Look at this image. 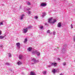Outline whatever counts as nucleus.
I'll use <instances>...</instances> for the list:
<instances>
[{
    "label": "nucleus",
    "mask_w": 75,
    "mask_h": 75,
    "mask_svg": "<svg viewBox=\"0 0 75 75\" xmlns=\"http://www.w3.org/2000/svg\"><path fill=\"white\" fill-rule=\"evenodd\" d=\"M52 18H49L48 19V23L50 24H54V23L57 21L56 20H54L52 22Z\"/></svg>",
    "instance_id": "f257e3e1"
},
{
    "label": "nucleus",
    "mask_w": 75,
    "mask_h": 75,
    "mask_svg": "<svg viewBox=\"0 0 75 75\" xmlns=\"http://www.w3.org/2000/svg\"><path fill=\"white\" fill-rule=\"evenodd\" d=\"M17 47L18 49L20 48V43L18 42L16 44Z\"/></svg>",
    "instance_id": "f03ea898"
},
{
    "label": "nucleus",
    "mask_w": 75,
    "mask_h": 75,
    "mask_svg": "<svg viewBox=\"0 0 75 75\" xmlns=\"http://www.w3.org/2000/svg\"><path fill=\"white\" fill-rule=\"evenodd\" d=\"M32 61H33V62L36 64V62H39V61L38 60H36V59L34 58L32 59Z\"/></svg>",
    "instance_id": "7ed1b4c3"
},
{
    "label": "nucleus",
    "mask_w": 75,
    "mask_h": 75,
    "mask_svg": "<svg viewBox=\"0 0 75 75\" xmlns=\"http://www.w3.org/2000/svg\"><path fill=\"white\" fill-rule=\"evenodd\" d=\"M41 6L42 7H45V6H47V4L44 3H42L40 4Z\"/></svg>",
    "instance_id": "20e7f679"
},
{
    "label": "nucleus",
    "mask_w": 75,
    "mask_h": 75,
    "mask_svg": "<svg viewBox=\"0 0 75 75\" xmlns=\"http://www.w3.org/2000/svg\"><path fill=\"white\" fill-rule=\"evenodd\" d=\"M23 33H26L27 31H28V29L27 28H25V29H24L23 30Z\"/></svg>",
    "instance_id": "39448f33"
},
{
    "label": "nucleus",
    "mask_w": 75,
    "mask_h": 75,
    "mask_svg": "<svg viewBox=\"0 0 75 75\" xmlns=\"http://www.w3.org/2000/svg\"><path fill=\"white\" fill-rule=\"evenodd\" d=\"M61 26H62V25H61V23H59L57 24V27H59V28H61Z\"/></svg>",
    "instance_id": "423d86ee"
},
{
    "label": "nucleus",
    "mask_w": 75,
    "mask_h": 75,
    "mask_svg": "<svg viewBox=\"0 0 75 75\" xmlns=\"http://www.w3.org/2000/svg\"><path fill=\"white\" fill-rule=\"evenodd\" d=\"M57 63H51V65L52 66V65H54V67H56V66H57Z\"/></svg>",
    "instance_id": "0eeeda50"
},
{
    "label": "nucleus",
    "mask_w": 75,
    "mask_h": 75,
    "mask_svg": "<svg viewBox=\"0 0 75 75\" xmlns=\"http://www.w3.org/2000/svg\"><path fill=\"white\" fill-rule=\"evenodd\" d=\"M30 75H36V74L34 72L31 71L30 72Z\"/></svg>",
    "instance_id": "6e6552de"
},
{
    "label": "nucleus",
    "mask_w": 75,
    "mask_h": 75,
    "mask_svg": "<svg viewBox=\"0 0 75 75\" xmlns=\"http://www.w3.org/2000/svg\"><path fill=\"white\" fill-rule=\"evenodd\" d=\"M37 50L33 51L32 52V54L33 55H34V54H36L37 53Z\"/></svg>",
    "instance_id": "1a4fd4ad"
},
{
    "label": "nucleus",
    "mask_w": 75,
    "mask_h": 75,
    "mask_svg": "<svg viewBox=\"0 0 75 75\" xmlns=\"http://www.w3.org/2000/svg\"><path fill=\"white\" fill-rule=\"evenodd\" d=\"M23 55H20L19 56V58L20 59H23Z\"/></svg>",
    "instance_id": "9d476101"
},
{
    "label": "nucleus",
    "mask_w": 75,
    "mask_h": 75,
    "mask_svg": "<svg viewBox=\"0 0 75 75\" xmlns=\"http://www.w3.org/2000/svg\"><path fill=\"white\" fill-rule=\"evenodd\" d=\"M17 64L18 65H21V64H22V63L21 62L19 61L18 62Z\"/></svg>",
    "instance_id": "9b49d317"
},
{
    "label": "nucleus",
    "mask_w": 75,
    "mask_h": 75,
    "mask_svg": "<svg viewBox=\"0 0 75 75\" xmlns=\"http://www.w3.org/2000/svg\"><path fill=\"white\" fill-rule=\"evenodd\" d=\"M36 54L38 56H40V53L38 51H37Z\"/></svg>",
    "instance_id": "f8f14e48"
},
{
    "label": "nucleus",
    "mask_w": 75,
    "mask_h": 75,
    "mask_svg": "<svg viewBox=\"0 0 75 75\" xmlns=\"http://www.w3.org/2000/svg\"><path fill=\"white\" fill-rule=\"evenodd\" d=\"M27 41H28V40H27V38H26L25 40L23 42L25 44V43H26L27 42Z\"/></svg>",
    "instance_id": "ddd939ff"
},
{
    "label": "nucleus",
    "mask_w": 75,
    "mask_h": 75,
    "mask_svg": "<svg viewBox=\"0 0 75 75\" xmlns=\"http://www.w3.org/2000/svg\"><path fill=\"white\" fill-rule=\"evenodd\" d=\"M46 15V13H45V12H44V13H43L42 15V17H44Z\"/></svg>",
    "instance_id": "4468645a"
},
{
    "label": "nucleus",
    "mask_w": 75,
    "mask_h": 75,
    "mask_svg": "<svg viewBox=\"0 0 75 75\" xmlns=\"http://www.w3.org/2000/svg\"><path fill=\"white\" fill-rule=\"evenodd\" d=\"M28 50L29 51H31V50H32V48L31 47H29L28 49Z\"/></svg>",
    "instance_id": "2eb2a0df"
},
{
    "label": "nucleus",
    "mask_w": 75,
    "mask_h": 75,
    "mask_svg": "<svg viewBox=\"0 0 75 75\" xmlns=\"http://www.w3.org/2000/svg\"><path fill=\"white\" fill-rule=\"evenodd\" d=\"M24 15L22 14L21 17V20H23V17H24Z\"/></svg>",
    "instance_id": "dca6fc26"
},
{
    "label": "nucleus",
    "mask_w": 75,
    "mask_h": 75,
    "mask_svg": "<svg viewBox=\"0 0 75 75\" xmlns=\"http://www.w3.org/2000/svg\"><path fill=\"white\" fill-rule=\"evenodd\" d=\"M65 52V50L64 49H63L62 50V53H64Z\"/></svg>",
    "instance_id": "f3484780"
},
{
    "label": "nucleus",
    "mask_w": 75,
    "mask_h": 75,
    "mask_svg": "<svg viewBox=\"0 0 75 75\" xmlns=\"http://www.w3.org/2000/svg\"><path fill=\"white\" fill-rule=\"evenodd\" d=\"M56 72V71L55 69H54L53 70H52V72H53V74H55Z\"/></svg>",
    "instance_id": "a211bd4d"
},
{
    "label": "nucleus",
    "mask_w": 75,
    "mask_h": 75,
    "mask_svg": "<svg viewBox=\"0 0 75 75\" xmlns=\"http://www.w3.org/2000/svg\"><path fill=\"white\" fill-rule=\"evenodd\" d=\"M42 73L44 75H46L47 74V71H44Z\"/></svg>",
    "instance_id": "6ab92c4d"
},
{
    "label": "nucleus",
    "mask_w": 75,
    "mask_h": 75,
    "mask_svg": "<svg viewBox=\"0 0 75 75\" xmlns=\"http://www.w3.org/2000/svg\"><path fill=\"white\" fill-rule=\"evenodd\" d=\"M3 48V45H0V49H2Z\"/></svg>",
    "instance_id": "aec40b11"
},
{
    "label": "nucleus",
    "mask_w": 75,
    "mask_h": 75,
    "mask_svg": "<svg viewBox=\"0 0 75 75\" xmlns=\"http://www.w3.org/2000/svg\"><path fill=\"white\" fill-rule=\"evenodd\" d=\"M5 65H8V66H10V64L8 63H5Z\"/></svg>",
    "instance_id": "412c9836"
},
{
    "label": "nucleus",
    "mask_w": 75,
    "mask_h": 75,
    "mask_svg": "<svg viewBox=\"0 0 75 75\" xmlns=\"http://www.w3.org/2000/svg\"><path fill=\"white\" fill-rule=\"evenodd\" d=\"M4 38V36H0V39H3Z\"/></svg>",
    "instance_id": "4be33fe9"
},
{
    "label": "nucleus",
    "mask_w": 75,
    "mask_h": 75,
    "mask_svg": "<svg viewBox=\"0 0 75 75\" xmlns=\"http://www.w3.org/2000/svg\"><path fill=\"white\" fill-rule=\"evenodd\" d=\"M8 55L9 57H11V54H10V53H8Z\"/></svg>",
    "instance_id": "5701e85b"
},
{
    "label": "nucleus",
    "mask_w": 75,
    "mask_h": 75,
    "mask_svg": "<svg viewBox=\"0 0 75 75\" xmlns=\"http://www.w3.org/2000/svg\"><path fill=\"white\" fill-rule=\"evenodd\" d=\"M63 65L64 66H65V65H66V62L63 63Z\"/></svg>",
    "instance_id": "b1692460"
},
{
    "label": "nucleus",
    "mask_w": 75,
    "mask_h": 75,
    "mask_svg": "<svg viewBox=\"0 0 75 75\" xmlns=\"http://www.w3.org/2000/svg\"><path fill=\"white\" fill-rule=\"evenodd\" d=\"M47 33H48L49 34H50V30H48L47 31Z\"/></svg>",
    "instance_id": "393cba45"
},
{
    "label": "nucleus",
    "mask_w": 75,
    "mask_h": 75,
    "mask_svg": "<svg viewBox=\"0 0 75 75\" xmlns=\"http://www.w3.org/2000/svg\"><path fill=\"white\" fill-rule=\"evenodd\" d=\"M31 26H29V27L27 28H26L28 30V29H30V28H31Z\"/></svg>",
    "instance_id": "a878e982"
},
{
    "label": "nucleus",
    "mask_w": 75,
    "mask_h": 75,
    "mask_svg": "<svg viewBox=\"0 0 75 75\" xmlns=\"http://www.w3.org/2000/svg\"><path fill=\"white\" fill-rule=\"evenodd\" d=\"M64 2L65 3H67L68 1H66V0H64Z\"/></svg>",
    "instance_id": "bb28decb"
},
{
    "label": "nucleus",
    "mask_w": 75,
    "mask_h": 75,
    "mask_svg": "<svg viewBox=\"0 0 75 75\" xmlns=\"http://www.w3.org/2000/svg\"><path fill=\"white\" fill-rule=\"evenodd\" d=\"M27 4L29 6H30V5H31V3H30V2H28L27 3Z\"/></svg>",
    "instance_id": "cd10ccee"
},
{
    "label": "nucleus",
    "mask_w": 75,
    "mask_h": 75,
    "mask_svg": "<svg viewBox=\"0 0 75 75\" xmlns=\"http://www.w3.org/2000/svg\"><path fill=\"white\" fill-rule=\"evenodd\" d=\"M43 26H41L40 27V29H42L43 30Z\"/></svg>",
    "instance_id": "c85d7f7f"
},
{
    "label": "nucleus",
    "mask_w": 75,
    "mask_h": 75,
    "mask_svg": "<svg viewBox=\"0 0 75 75\" xmlns=\"http://www.w3.org/2000/svg\"><path fill=\"white\" fill-rule=\"evenodd\" d=\"M28 14H31V11H29L28 12Z\"/></svg>",
    "instance_id": "c756f323"
},
{
    "label": "nucleus",
    "mask_w": 75,
    "mask_h": 75,
    "mask_svg": "<svg viewBox=\"0 0 75 75\" xmlns=\"http://www.w3.org/2000/svg\"><path fill=\"white\" fill-rule=\"evenodd\" d=\"M3 25V22L0 23V25Z\"/></svg>",
    "instance_id": "7c9ffc66"
},
{
    "label": "nucleus",
    "mask_w": 75,
    "mask_h": 75,
    "mask_svg": "<svg viewBox=\"0 0 75 75\" xmlns=\"http://www.w3.org/2000/svg\"><path fill=\"white\" fill-rule=\"evenodd\" d=\"M35 18V19H37L38 18V17L37 16H35L34 17Z\"/></svg>",
    "instance_id": "2f4dec72"
},
{
    "label": "nucleus",
    "mask_w": 75,
    "mask_h": 75,
    "mask_svg": "<svg viewBox=\"0 0 75 75\" xmlns=\"http://www.w3.org/2000/svg\"><path fill=\"white\" fill-rule=\"evenodd\" d=\"M53 35H55V32L54 31L53 33Z\"/></svg>",
    "instance_id": "473e14b6"
},
{
    "label": "nucleus",
    "mask_w": 75,
    "mask_h": 75,
    "mask_svg": "<svg viewBox=\"0 0 75 75\" xmlns=\"http://www.w3.org/2000/svg\"><path fill=\"white\" fill-rule=\"evenodd\" d=\"M50 67H51V65H48L47 66V68H49Z\"/></svg>",
    "instance_id": "72a5a7b5"
},
{
    "label": "nucleus",
    "mask_w": 75,
    "mask_h": 75,
    "mask_svg": "<svg viewBox=\"0 0 75 75\" xmlns=\"http://www.w3.org/2000/svg\"><path fill=\"white\" fill-rule=\"evenodd\" d=\"M27 10H28V11H29V10H30V8H28L27 9Z\"/></svg>",
    "instance_id": "f704fd0d"
},
{
    "label": "nucleus",
    "mask_w": 75,
    "mask_h": 75,
    "mask_svg": "<svg viewBox=\"0 0 75 75\" xmlns=\"http://www.w3.org/2000/svg\"><path fill=\"white\" fill-rule=\"evenodd\" d=\"M71 28H73V26H72V24H71Z\"/></svg>",
    "instance_id": "c9c22d12"
},
{
    "label": "nucleus",
    "mask_w": 75,
    "mask_h": 75,
    "mask_svg": "<svg viewBox=\"0 0 75 75\" xmlns=\"http://www.w3.org/2000/svg\"><path fill=\"white\" fill-rule=\"evenodd\" d=\"M1 35V30H0V35Z\"/></svg>",
    "instance_id": "e433bc0d"
},
{
    "label": "nucleus",
    "mask_w": 75,
    "mask_h": 75,
    "mask_svg": "<svg viewBox=\"0 0 75 75\" xmlns=\"http://www.w3.org/2000/svg\"><path fill=\"white\" fill-rule=\"evenodd\" d=\"M36 64L35 63H34H34H32V64L33 65V64Z\"/></svg>",
    "instance_id": "4c0bfd02"
},
{
    "label": "nucleus",
    "mask_w": 75,
    "mask_h": 75,
    "mask_svg": "<svg viewBox=\"0 0 75 75\" xmlns=\"http://www.w3.org/2000/svg\"><path fill=\"white\" fill-rule=\"evenodd\" d=\"M58 61H59L60 60V59L58 58L57 59Z\"/></svg>",
    "instance_id": "58836bf2"
},
{
    "label": "nucleus",
    "mask_w": 75,
    "mask_h": 75,
    "mask_svg": "<svg viewBox=\"0 0 75 75\" xmlns=\"http://www.w3.org/2000/svg\"><path fill=\"white\" fill-rule=\"evenodd\" d=\"M19 8H21V6H20L19 7Z\"/></svg>",
    "instance_id": "ea45409f"
},
{
    "label": "nucleus",
    "mask_w": 75,
    "mask_h": 75,
    "mask_svg": "<svg viewBox=\"0 0 75 75\" xmlns=\"http://www.w3.org/2000/svg\"><path fill=\"white\" fill-rule=\"evenodd\" d=\"M74 41L75 42V36H74Z\"/></svg>",
    "instance_id": "a19ab883"
},
{
    "label": "nucleus",
    "mask_w": 75,
    "mask_h": 75,
    "mask_svg": "<svg viewBox=\"0 0 75 75\" xmlns=\"http://www.w3.org/2000/svg\"><path fill=\"white\" fill-rule=\"evenodd\" d=\"M47 25V23H45V25Z\"/></svg>",
    "instance_id": "79ce46f5"
},
{
    "label": "nucleus",
    "mask_w": 75,
    "mask_h": 75,
    "mask_svg": "<svg viewBox=\"0 0 75 75\" xmlns=\"http://www.w3.org/2000/svg\"><path fill=\"white\" fill-rule=\"evenodd\" d=\"M2 6H4V4H2Z\"/></svg>",
    "instance_id": "37998d69"
},
{
    "label": "nucleus",
    "mask_w": 75,
    "mask_h": 75,
    "mask_svg": "<svg viewBox=\"0 0 75 75\" xmlns=\"http://www.w3.org/2000/svg\"><path fill=\"white\" fill-rule=\"evenodd\" d=\"M60 75H62V74L61 73L60 74Z\"/></svg>",
    "instance_id": "c03bdc74"
},
{
    "label": "nucleus",
    "mask_w": 75,
    "mask_h": 75,
    "mask_svg": "<svg viewBox=\"0 0 75 75\" xmlns=\"http://www.w3.org/2000/svg\"><path fill=\"white\" fill-rule=\"evenodd\" d=\"M54 1H55L56 0H54Z\"/></svg>",
    "instance_id": "a18cd8bd"
},
{
    "label": "nucleus",
    "mask_w": 75,
    "mask_h": 75,
    "mask_svg": "<svg viewBox=\"0 0 75 75\" xmlns=\"http://www.w3.org/2000/svg\"><path fill=\"white\" fill-rule=\"evenodd\" d=\"M74 11H75V8L74 9Z\"/></svg>",
    "instance_id": "49530a36"
},
{
    "label": "nucleus",
    "mask_w": 75,
    "mask_h": 75,
    "mask_svg": "<svg viewBox=\"0 0 75 75\" xmlns=\"http://www.w3.org/2000/svg\"><path fill=\"white\" fill-rule=\"evenodd\" d=\"M11 71H12V70H11Z\"/></svg>",
    "instance_id": "de8ad7c7"
}]
</instances>
